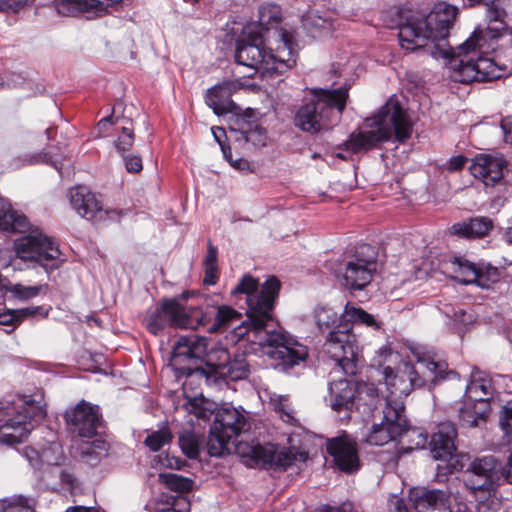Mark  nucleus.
I'll list each match as a JSON object with an SVG mask.
<instances>
[{
  "mask_svg": "<svg viewBox=\"0 0 512 512\" xmlns=\"http://www.w3.org/2000/svg\"><path fill=\"white\" fill-rule=\"evenodd\" d=\"M343 316L346 317V321L353 325V330H355V325H363L374 331L382 329V322L373 314L368 313L363 308L356 307L349 302H347L344 307Z\"/></svg>",
  "mask_w": 512,
  "mask_h": 512,
  "instance_id": "obj_37",
  "label": "nucleus"
},
{
  "mask_svg": "<svg viewBox=\"0 0 512 512\" xmlns=\"http://www.w3.org/2000/svg\"><path fill=\"white\" fill-rule=\"evenodd\" d=\"M52 307L50 305L28 306L18 309H7L4 311L1 322L5 323L4 331L8 334L14 332L26 319L36 320L48 317Z\"/></svg>",
  "mask_w": 512,
  "mask_h": 512,
  "instance_id": "obj_31",
  "label": "nucleus"
},
{
  "mask_svg": "<svg viewBox=\"0 0 512 512\" xmlns=\"http://www.w3.org/2000/svg\"><path fill=\"white\" fill-rule=\"evenodd\" d=\"M313 318L319 334L324 339L329 336L330 331H336L340 323L348 322L346 317L343 316V312L338 314L332 308L326 306H317L314 309Z\"/></svg>",
  "mask_w": 512,
  "mask_h": 512,
  "instance_id": "obj_35",
  "label": "nucleus"
},
{
  "mask_svg": "<svg viewBox=\"0 0 512 512\" xmlns=\"http://www.w3.org/2000/svg\"><path fill=\"white\" fill-rule=\"evenodd\" d=\"M23 455L29 462L30 466H32L35 469L40 468L42 464V456L39 453V451H37L31 446H27L23 450Z\"/></svg>",
  "mask_w": 512,
  "mask_h": 512,
  "instance_id": "obj_58",
  "label": "nucleus"
},
{
  "mask_svg": "<svg viewBox=\"0 0 512 512\" xmlns=\"http://www.w3.org/2000/svg\"><path fill=\"white\" fill-rule=\"evenodd\" d=\"M457 437V428L449 420L439 422L436 430L430 435L427 448L431 457L441 462L436 466V477L439 481H445L449 475L464 469L462 460L468 456L457 454Z\"/></svg>",
  "mask_w": 512,
  "mask_h": 512,
  "instance_id": "obj_14",
  "label": "nucleus"
},
{
  "mask_svg": "<svg viewBox=\"0 0 512 512\" xmlns=\"http://www.w3.org/2000/svg\"><path fill=\"white\" fill-rule=\"evenodd\" d=\"M159 479L168 489L185 493L189 492L193 488V480L174 473H160Z\"/></svg>",
  "mask_w": 512,
  "mask_h": 512,
  "instance_id": "obj_43",
  "label": "nucleus"
},
{
  "mask_svg": "<svg viewBox=\"0 0 512 512\" xmlns=\"http://www.w3.org/2000/svg\"><path fill=\"white\" fill-rule=\"evenodd\" d=\"M329 402L336 412H358L361 416L367 406L377 401V388L366 382H358L352 378L332 380L328 385Z\"/></svg>",
  "mask_w": 512,
  "mask_h": 512,
  "instance_id": "obj_15",
  "label": "nucleus"
},
{
  "mask_svg": "<svg viewBox=\"0 0 512 512\" xmlns=\"http://www.w3.org/2000/svg\"><path fill=\"white\" fill-rule=\"evenodd\" d=\"M41 286H25L20 283H11L0 273V293L9 300L27 301L40 294Z\"/></svg>",
  "mask_w": 512,
  "mask_h": 512,
  "instance_id": "obj_36",
  "label": "nucleus"
},
{
  "mask_svg": "<svg viewBox=\"0 0 512 512\" xmlns=\"http://www.w3.org/2000/svg\"><path fill=\"white\" fill-rule=\"evenodd\" d=\"M454 271L463 277L459 282L463 285H472L477 279L478 263L471 262L462 256H454L452 261Z\"/></svg>",
  "mask_w": 512,
  "mask_h": 512,
  "instance_id": "obj_42",
  "label": "nucleus"
},
{
  "mask_svg": "<svg viewBox=\"0 0 512 512\" xmlns=\"http://www.w3.org/2000/svg\"><path fill=\"white\" fill-rule=\"evenodd\" d=\"M169 494H161L156 500L151 501L146 505V508L152 509L154 512H171L170 501L166 499Z\"/></svg>",
  "mask_w": 512,
  "mask_h": 512,
  "instance_id": "obj_57",
  "label": "nucleus"
},
{
  "mask_svg": "<svg viewBox=\"0 0 512 512\" xmlns=\"http://www.w3.org/2000/svg\"><path fill=\"white\" fill-rule=\"evenodd\" d=\"M179 447L189 459H197L200 455L199 441L193 431L185 430L178 437Z\"/></svg>",
  "mask_w": 512,
  "mask_h": 512,
  "instance_id": "obj_45",
  "label": "nucleus"
},
{
  "mask_svg": "<svg viewBox=\"0 0 512 512\" xmlns=\"http://www.w3.org/2000/svg\"><path fill=\"white\" fill-rule=\"evenodd\" d=\"M45 416L44 405L31 396L18 395L0 401V443H21Z\"/></svg>",
  "mask_w": 512,
  "mask_h": 512,
  "instance_id": "obj_10",
  "label": "nucleus"
},
{
  "mask_svg": "<svg viewBox=\"0 0 512 512\" xmlns=\"http://www.w3.org/2000/svg\"><path fill=\"white\" fill-rule=\"evenodd\" d=\"M277 47L266 49V36L256 26H245L235 43V62L252 72L280 76L296 65L299 41L289 29L277 30Z\"/></svg>",
  "mask_w": 512,
  "mask_h": 512,
  "instance_id": "obj_2",
  "label": "nucleus"
},
{
  "mask_svg": "<svg viewBox=\"0 0 512 512\" xmlns=\"http://www.w3.org/2000/svg\"><path fill=\"white\" fill-rule=\"evenodd\" d=\"M442 52L455 73V80L460 83L487 82L501 78L506 74L507 68L496 64L488 55H474L470 53L456 54L455 50Z\"/></svg>",
  "mask_w": 512,
  "mask_h": 512,
  "instance_id": "obj_16",
  "label": "nucleus"
},
{
  "mask_svg": "<svg viewBox=\"0 0 512 512\" xmlns=\"http://www.w3.org/2000/svg\"><path fill=\"white\" fill-rule=\"evenodd\" d=\"M500 426L506 434L512 433V399L508 400L502 408Z\"/></svg>",
  "mask_w": 512,
  "mask_h": 512,
  "instance_id": "obj_54",
  "label": "nucleus"
},
{
  "mask_svg": "<svg viewBox=\"0 0 512 512\" xmlns=\"http://www.w3.org/2000/svg\"><path fill=\"white\" fill-rule=\"evenodd\" d=\"M467 161H468L467 157H465L463 155L459 154L456 156H452L447 160V162L445 164V168L449 172H457L464 168Z\"/></svg>",
  "mask_w": 512,
  "mask_h": 512,
  "instance_id": "obj_59",
  "label": "nucleus"
},
{
  "mask_svg": "<svg viewBox=\"0 0 512 512\" xmlns=\"http://www.w3.org/2000/svg\"><path fill=\"white\" fill-rule=\"evenodd\" d=\"M63 419L83 463L96 467L108 457L110 444L105 439L106 424L99 405L81 400L65 410Z\"/></svg>",
  "mask_w": 512,
  "mask_h": 512,
  "instance_id": "obj_5",
  "label": "nucleus"
},
{
  "mask_svg": "<svg viewBox=\"0 0 512 512\" xmlns=\"http://www.w3.org/2000/svg\"><path fill=\"white\" fill-rule=\"evenodd\" d=\"M0 229L12 233H26L30 230L27 217L14 210L10 203L0 198Z\"/></svg>",
  "mask_w": 512,
  "mask_h": 512,
  "instance_id": "obj_34",
  "label": "nucleus"
},
{
  "mask_svg": "<svg viewBox=\"0 0 512 512\" xmlns=\"http://www.w3.org/2000/svg\"><path fill=\"white\" fill-rule=\"evenodd\" d=\"M281 283L276 276H270L259 287L258 280L250 274H245L234 288L231 295H245L247 304L246 316L249 323L241 322L234 329L239 338L250 334L253 341H268L270 337L282 339V328L273 319L275 302L279 296Z\"/></svg>",
  "mask_w": 512,
  "mask_h": 512,
  "instance_id": "obj_4",
  "label": "nucleus"
},
{
  "mask_svg": "<svg viewBox=\"0 0 512 512\" xmlns=\"http://www.w3.org/2000/svg\"><path fill=\"white\" fill-rule=\"evenodd\" d=\"M364 124L371 130L351 134L344 143L347 150L360 153L379 143L388 142L393 137L399 143H405L412 135V124L407 112L395 97L389 98L375 114L365 118Z\"/></svg>",
  "mask_w": 512,
  "mask_h": 512,
  "instance_id": "obj_7",
  "label": "nucleus"
},
{
  "mask_svg": "<svg viewBox=\"0 0 512 512\" xmlns=\"http://www.w3.org/2000/svg\"><path fill=\"white\" fill-rule=\"evenodd\" d=\"M491 411L490 402L478 397H464L458 409V420L463 427H476L486 422Z\"/></svg>",
  "mask_w": 512,
  "mask_h": 512,
  "instance_id": "obj_29",
  "label": "nucleus"
},
{
  "mask_svg": "<svg viewBox=\"0 0 512 512\" xmlns=\"http://www.w3.org/2000/svg\"><path fill=\"white\" fill-rule=\"evenodd\" d=\"M496 1L491 3H482L486 6L485 19L487 21L486 29L490 32L506 34L507 25L505 23L506 11L504 8L496 4Z\"/></svg>",
  "mask_w": 512,
  "mask_h": 512,
  "instance_id": "obj_38",
  "label": "nucleus"
},
{
  "mask_svg": "<svg viewBox=\"0 0 512 512\" xmlns=\"http://www.w3.org/2000/svg\"><path fill=\"white\" fill-rule=\"evenodd\" d=\"M161 462L163 466L175 470H181L186 465V461L184 459L176 456H170L168 454Z\"/></svg>",
  "mask_w": 512,
  "mask_h": 512,
  "instance_id": "obj_62",
  "label": "nucleus"
},
{
  "mask_svg": "<svg viewBox=\"0 0 512 512\" xmlns=\"http://www.w3.org/2000/svg\"><path fill=\"white\" fill-rule=\"evenodd\" d=\"M494 34L489 29H482L481 26H477L470 37L457 47L456 54L489 55L495 52L498 48L499 39L505 34Z\"/></svg>",
  "mask_w": 512,
  "mask_h": 512,
  "instance_id": "obj_27",
  "label": "nucleus"
},
{
  "mask_svg": "<svg viewBox=\"0 0 512 512\" xmlns=\"http://www.w3.org/2000/svg\"><path fill=\"white\" fill-rule=\"evenodd\" d=\"M170 501L171 512H189L191 509V503L187 497L182 495H170L166 497Z\"/></svg>",
  "mask_w": 512,
  "mask_h": 512,
  "instance_id": "obj_53",
  "label": "nucleus"
},
{
  "mask_svg": "<svg viewBox=\"0 0 512 512\" xmlns=\"http://www.w3.org/2000/svg\"><path fill=\"white\" fill-rule=\"evenodd\" d=\"M220 303L219 295L201 296L195 305L185 306V324L184 328L197 329L203 327L209 332L210 326L216 322V312Z\"/></svg>",
  "mask_w": 512,
  "mask_h": 512,
  "instance_id": "obj_23",
  "label": "nucleus"
},
{
  "mask_svg": "<svg viewBox=\"0 0 512 512\" xmlns=\"http://www.w3.org/2000/svg\"><path fill=\"white\" fill-rule=\"evenodd\" d=\"M134 143V133L133 129L123 127L121 134L118 136L117 140L115 141V147L119 153H121V156L125 154L127 151L130 150V148L133 146Z\"/></svg>",
  "mask_w": 512,
  "mask_h": 512,
  "instance_id": "obj_51",
  "label": "nucleus"
},
{
  "mask_svg": "<svg viewBox=\"0 0 512 512\" xmlns=\"http://www.w3.org/2000/svg\"><path fill=\"white\" fill-rule=\"evenodd\" d=\"M170 365L176 375L227 378L231 381L246 379L250 374L246 352L237 349L233 356L223 349L208 352V341L196 334L180 336L172 347Z\"/></svg>",
  "mask_w": 512,
  "mask_h": 512,
  "instance_id": "obj_1",
  "label": "nucleus"
},
{
  "mask_svg": "<svg viewBox=\"0 0 512 512\" xmlns=\"http://www.w3.org/2000/svg\"><path fill=\"white\" fill-rule=\"evenodd\" d=\"M378 248L368 243L357 244L347 255L346 259L357 264H365L377 268Z\"/></svg>",
  "mask_w": 512,
  "mask_h": 512,
  "instance_id": "obj_40",
  "label": "nucleus"
},
{
  "mask_svg": "<svg viewBox=\"0 0 512 512\" xmlns=\"http://www.w3.org/2000/svg\"><path fill=\"white\" fill-rule=\"evenodd\" d=\"M323 351L336 362L346 376L356 375L360 361V346L351 323H340L336 331H330L329 336L324 339Z\"/></svg>",
  "mask_w": 512,
  "mask_h": 512,
  "instance_id": "obj_17",
  "label": "nucleus"
},
{
  "mask_svg": "<svg viewBox=\"0 0 512 512\" xmlns=\"http://www.w3.org/2000/svg\"><path fill=\"white\" fill-rule=\"evenodd\" d=\"M367 406L362 419L371 421V428L366 436L369 445L383 446L403 436L410 421L405 414L402 401L385 399L377 391V401Z\"/></svg>",
  "mask_w": 512,
  "mask_h": 512,
  "instance_id": "obj_11",
  "label": "nucleus"
},
{
  "mask_svg": "<svg viewBox=\"0 0 512 512\" xmlns=\"http://www.w3.org/2000/svg\"><path fill=\"white\" fill-rule=\"evenodd\" d=\"M492 385L490 380L479 378L475 380H471L465 390V394L463 397H478L482 399H487L490 402V398H492Z\"/></svg>",
  "mask_w": 512,
  "mask_h": 512,
  "instance_id": "obj_46",
  "label": "nucleus"
},
{
  "mask_svg": "<svg viewBox=\"0 0 512 512\" xmlns=\"http://www.w3.org/2000/svg\"><path fill=\"white\" fill-rule=\"evenodd\" d=\"M326 452L333 458L336 467L346 473H353L359 469L357 446L354 442L342 437L329 439Z\"/></svg>",
  "mask_w": 512,
  "mask_h": 512,
  "instance_id": "obj_25",
  "label": "nucleus"
},
{
  "mask_svg": "<svg viewBox=\"0 0 512 512\" xmlns=\"http://www.w3.org/2000/svg\"><path fill=\"white\" fill-rule=\"evenodd\" d=\"M218 249L214 246L211 241L207 244V253L204 259V266H218Z\"/></svg>",
  "mask_w": 512,
  "mask_h": 512,
  "instance_id": "obj_63",
  "label": "nucleus"
},
{
  "mask_svg": "<svg viewBox=\"0 0 512 512\" xmlns=\"http://www.w3.org/2000/svg\"><path fill=\"white\" fill-rule=\"evenodd\" d=\"M408 499L415 512H452L451 496L445 490L417 486L409 490Z\"/></svg>",
  "mask_w": 512,
  "mask_h": 512,
  "instance_id": "obj_21",
  "label": "nucleus"
},
{
  "mask_svg": "<svg viewBox=\"0 0 512 512\" xmlns=\"http://www.w3.org/2000/svg\"><path fill=\"white\" fill-rule=\"evenodd\" d=\"M27 162L29 164L45 163L55 168L61 174L62 157L60 155H54L50 152H40L30 156Z\"/></svg>",
  "mask_w": 512,
  "mask_h": 512,
  "instance_id": "obj_49",
  "label": "nucleus"
},
{
  "mask_svg": "<svg viewBox=\"0 0 512 512\" xmlns=\"http://www.w3.org/2000/svg\"><path fill=\"white\" fill-rule=\"evenodd\" d=\"M477 279L474 285L482 288L489 289L492 284L496 283L499 279V270L497 267L490 263H478Z\"/></svg>",
  "mask_w": 512,
  "mask_h": 512,
  "instance_id": "obj_44",
  "label": "nucleus"
},
{
  "mask_svg": "<svg viewBox=\"0 0 512 512\" xmlns=\"http://www.w3.org/2000/svg\"><path fill=\"white\" fill-rule=\"evenodd\" d=\"M453 320L456 324L467 326L474 321V315L464 309H458L453 314Z\"/></svg>",
  "mask_w": 512,
  "mask_h": 512,
  "instance_id": "obj_60",
  "label": "nucleus"
},
{
  "mask_svg": "<svg viewBox=\"0 0 512 512\" xmlns=\"http://www.w3.org/2000/svg\"><path fill=\"white\" fill-rule=\"evenodd\" d=\"M17 253L23 259L35 261L47 272L60 265V250L49 237L38 231H32L15 243Z\"/></svg>",
  "mask_w": 512,
  "mask_h": 512,
  "instance_id": "obj_18",
  "label": "nucleus"
},
{
  "mask_svg": "<svg viewBox=\"0 0 512 512\" xmlns=\"http://www.w3.org/2000/svg\"><path fill=\"white\" fill-rule=\"evenodd\" d=\"M457 15L458 8L444 1L436 3L425 16L411 10L399 9L395 22L401 48L415 51L432 44L430 54L435 58H442L441 50H453L446 46L450 29L454 26Z\"/></svg>",
  "mask_w": 512,
  "mask_h": 512,
  "instance_id": "obj_3",
  "label": "nucleus"
},
{
  "mask_svg": "<svg viewBox=\"0 0 512 512\" xmlns=\"http://www.w3.org/2000/svg\"><path fill=\"white\" fill-rule=\"evenodd\" d=\"M34 0H0V11L18 13L24 7L31 5Z\"/></svg>",
  "mask_w": 512,
  "mask_h": 512,
  "instance_id": "obj_52",
  "label": "nucleus"
},
{
  "mask_svg": "<svg viewBox=\"0 0 512 512\" xmlns=\"http://www.w3.org/2000/svg\"><path fill=\"white\" fill-rule=\"evenodd\" d=\"M59 479L64 488H67L71 493L79 489V483L74 473L69 469H62L59 474Z\"/></svg>",
  "mask_w": 512,
  "mask_h": 512,
  "instance_id": "obj_55",
  "label": "nucleus"
},
{
  "mask_svg": "<svg viewBox=\"0 0 512 512\" xmlns=\"http://www.w3.org/2000/svg\"><path fill=\"white\" fill-rule=\"evenodd\" d=\"M68 196L72 208L87 220L98 221L108 215V211L103 209L97 195L86 186L77 185L70 188Z\"/></svg>",
  "mask_w": 512,
  "mask_h": 512,
  "instance_id": "obj_24",
  "label": "nucleus"
},
{
  "mask_svg": "<svg viewBox=\"0 0 512 512\" xmlns=\"http://www.w3.org/2000/svg\"><path fill=\"white\" fill-rule=\"evenodd\" d=\"M205 401L203 398H194L189 400V412L193 413L197 418L200 419H210V417L215 413V409L212 410L205 406Z\"/></svg>",
  "mask_w": 512,
  "mask_h": 512,
  "instance_id": "obj_50",
  "label": "nucleus"
},
{
  "mask_svg": "<svg viewBox=\"0 0 512 512\" xmlns=\"http://www.w3.org/2000/svg\"><path fill=\"white\" fill-rule=\"evenodd\" d=\"M236 452L248 468L284 472L299 459L306 462L308 453L297 451L294 447H282L270 442L238 443Z\"/></svg>",
  "mask_w": 512,
  "mask_h": 512,
  "instance_id": "obj_13",
  "label": "nucleus"
},
{
  "mask_svg": "<svg viewBox=\"0 0 512 512\" xmlns=\"http://www.w3.org/2000/svg\"><path fill=\"white\" fill-rule=\"evenodd\" d=\"M250 111L248 108L236 119L238 128L231 127V132L240 134V137H237L238 140L241 138L247 143H252L254 146H264L267 139L266 129L261 127L256 121L250 120Z\"/></svg>",
  "mask_w": 512,
  "mask_h": 512,
  "instance_id": "obj_33",
  "label": "nucleus"
},
{
  "mask_svg": "<svg viewBox=\"0 0 512 512\" xmlns=\"http://www.w3.org/2000/svg\"><path fill=\"white\" fill-rule=\"evenodd\" d=\"M402 437H404L408 443L407 447H403L404 452L409 453L413 450L426 449L430 435L426 429L422 427H412L409 423Z\"/></svg>",
  "mask_w": 512,
  "mask_h": 512,
  "instance_id": "obj_41",
  "label": "nucleus"
},
{
  "mask_svg": "<svg viewBox=\"0 0 512 512\" xmlns=\"http://www.w3.org/2000/svg\"><path fill=\"white\" fill-rule=\"evenodd\" d=\"M465 473L464 484L471 491L491 492L504 477L502 464L493 455L474 458Z\"/></svg>",
  "mask_w": 512,
  "mask_h": 512,
  "instance_id": "obj_19",
  "label": "nucleus"
},
{
  "mask_svg": "<svg viewBox=\"0 0 512 512\" xmlns=\"http://www.w3.org/2000/svg\"><path fill=\"white\" fill-rule=\"evenodd\" d=\"M505 140L512 142V116L504 117L500 122Z\"/></svg>",
  "mask_w": 512,
  "mask_h": 512,
  "instance_id": "obj_64",
  "label": "nucleus"
},
{
  "mask_svg": "<svg viewBox=\"0 0 512 512\" xmlns=\"http://www.w3.org/2000/svg\"><path fill=\"white\" fill-rule=\"evenodd\" d=\"M122 158L128 173H138L143 169L142 159L139 155L123 154Z\"/></svg>",
  "mask_w": 512,
  "mask_h": 512,
  "instance_id": "obj_56",
  "label": "nucleus"
},
{
  "mask_svg": "<svg viewBox=\"0 0 512 512\" xmlns=\"http://www.w3.org/2000/svg\"><path fill=\"white\" fill-rule=\"evenodd\" d=\"M205 103L217 116L231 114L236 119L244 112L231 98V85L228 82L218 83L209 88L205 95Z\"/></svg>",
  "mask_w": 512,
  "mask_h": 512,
  "instance_id": "obj_26",
  "label": "nucleus"
},
{
  "mask_svg": "<svg viewBox=\"0 0 512 512\" xmlns=\"http://www.w3.org/2000/svg\"><path fill=\"white\" fill-rule=\"evenodd\" d=\"M241 322L249 323L248 316L242 318V314L229 305L219 303L218 312H216V322L209 328L210 333L220 331H228L226 339L233 344L246 341L250 344L258 345L264 353L273 361L276 368L287 370L301 362L305 361L308 356V349L305 345L297 340L287 337L282 331V339L270 337L268 341H253L252 336L245 334L242 337L234 334V329Z\"/></svg>",
  "mask_w": 512,
  "mask_h": 512,
  "instance_id": "obj_6",
  "label": "nucleus"
},
{
  "mask_svg": "<svg viewBox=\"0 0 512 512\" xmlns=\"http://www.w3.org/2000/svg\"><path fill=\"white\" fill-rule=\"evenodd\" d=\"M507 161L501 154H478L472 159L470 173L485 186L494 187L504 177Z\"/></svg>",
  "mask_w": 512,
  "mask_h": 512,
  "instance_id": "obj_22",
  "label": "nucleus"
},
{
  "mask_svg": "<svg viewBox=\"0 0 512 512\" xmlns=\"http://www.w3.org/2000/svg\"><path fill=\"white\" fill-rule=\"evenodd\" d=\"M219 279L218 266H204L203 283L205 285H215Z\"/></svg>",
  "mask_w": 512,
  "mask_h": 512,
  "instance_id": "obj_61",
  "label": "nucleus"
},
{
  "mask_svg": "<svg viewBox=\"0 0 512 512\" xmlns=\"http://www.w3.org/2000/svg\"><path fill=\"white\" fill-rule=\"evenodd\" d=\"M413 353L417 359V368L407 362L394 374L391 367H385V383L390 392L387 399L407 397L415 388L428 386L431 389L442 381L459 376L455 370L448 368L446 361L436 360L434 355L418 350Z\"/></svg>",
  "mask_w": 512,
  "mask_h": 512,
  "instance_id": "obj_9",
  "label": "nucleus"
},
{
  "mask_svg": "<svg viewBox=\"0 0 512 512\" xmlns=\"http://www.w3.org/2000/svg\"><path fill=\"white\" fill-rule=\"evenodd\" d=\"M377 268L345 260L342 285L351 293L364 290L372 281Z\"/></svg>",
  "mask_w": 512,
  "mask_h": 512,
  "instance_id": "obj_28",
  "label": "nucleus"
},
{
  "mask_svg": "<svg viewBox=\"0 0 512 512\" xmlns=\"http://www.w3.org/2000/svg\"><path fill=\"white\" fill-rule=\"evenodd\" d=\"M30 502L22 495L5 498L0 501V512H34Z\"/></svg>",
  "mask_w": 512,
  "mask_h": 512,
  "instance_id": "obj_47",
  "label": "nucleus"
},
{
  "mask_svg": "<svg viewBox=\"0 0 512 512\" xmlns=\"http://www.w3.org/2000/svg\"><path fill=\"white\" fill-rule=\"evenodd\" d=\"M249 429L250 424L242 407L235 408L228 403L216 407L208 435L207 453L211 457H223L229 453V443L236 446L237 438Z\"/></svg>",
  "mask_w": 512,
  "mask_h": 512,
  "instance_id": "obj_12",
  "label": "nucleus"
},
{
  "mask_svg": "<svg viewBox=\"0 0 512 512\" xmlns=\"http://www.w3.org/2000/svg\"><path fill=\"white\" fill-rule=\"evenodd\" d=\"M282 9L277 4L266 3L259 7L258 24L255 25L267 39L274 37L277 40V30L289 29L295 32L298 41V33L293 27L281 26Z\"/></svg>",
  "mask_w": 512,
  "mask_h": 512,
  "instance_id": "obj_32",
  "label": "nucleus"
},
{
  "mask_svg": "<svg viewBox=\"0 0 512 512\" xmlns=\"http://www.w3.org/2000/svg\"><path fill=\"white\" fill-rule=\"evenodd\" d=\"M172 434L168 429L157 430L147 435L145 438V445L153 452L160 451L163 446L170 443Z\"/></svg>",
  "mask_w": 512,
  "mask_h": 512,
  "instance_id": "obj_48",
  "label": "nucleus"
},
{
  "mask_svg": "<svg viewBox=\"0 0 512 512\" xmlns=\"http://www.w3.org/2000/svg\"><path fill=\"white\" fill-rule=\"evenodd\" d=\"M54 7L62 16L74 15L93 10L100 4L99 0H53Z\"/></svg>",
  "mask_w": 512,
  "mask_h": 512,
  "instance_id": "obj_39",
  "label": "nucleus"
},
{
  "mask_svg": "<svg viewBox=\"0 0 512 512\" xmlns=\"http://www.w3.org/2000/svg\"><path fill=\"white\" fill-rule=\"evenodd\" d=\"M494 228V222L487 216H474L454 223L450 233L464 239H481Z\"/></svg>",
  "mask_w": 512,
  "mask_h": 512,
  "instance_id": "obj_30",
  "label": "nucleus"
},
{
  "mask_svg": "<svg viewBox=\"0 0 512 512\" xmlns=\"http://www.w3.org/2000/svg\"><path fill=\"white\" fill-rule=\"evenodd\" d=\"M349 87L313 88L303 98L294 115V125L302 132L317 134L337 125L347 104Z\"/></svg>",
  "mask_w": 512,
  "mask_h": 512,
  "instance_id": "obj_8",
  "label": "nucleus"
},
{
  "mask_svg": "<svg viewBox=\"0 0 512 512\" xmlns=\"http://www.w3.org/2000/svg\"><path fill=\"white\" fill-rule=\"evenodd\" d=\"M185 306L175 298L164 299L145 318L147 331L155 336L161 334L167 327L184 328Z\"/></svg>",
  "mask_w": 512,
  "mask_h": 512,
  "instance_id": "obj_20",
  "label": "nucleus"
}]
</instances>
